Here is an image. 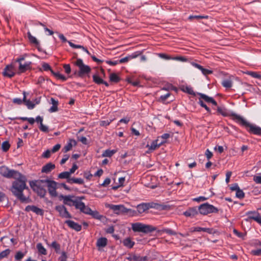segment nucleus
<instances>
[{
  "instance_id": "nucleus-1",
  "label": "nucleus",
  "mask_w": 261,
  "mask_h": 261,
  "mask_svg": "<svg viewBox=\"0 0 261 261\" xmlns=\"http://www.w3.org/2000/svg\"><path fill=\"white\" fill-rule=\"evenodd\" d=\"M15 179L12 183L11 191L13 194L22 203L29 202V198L25 197L23 194L24 189H28L26 185L27 179L26 177L19 172L17 177H14Z\"/></svg>"
},
{
  "instance_id": "nucleus-2",
  "label": "nucleus",
  "mask_w": 261,
  "mask_h": 261,
  "mask_svg": "<svg viewBox=\"0 0 261 261\" xmlns=\"http://www.w3.org/2000/svg\"><path fill=\"white\" fill-rule=\"evenodd\" d=\"M233 115L236 117V118L241 121L242 124L243 125V126L245 127L247 132L249 134L261 136V127L255 124L250 123V122L247 121L242 116H240L236 114H234Z\"/></svg>"
},
{
  "instance_id": "nucleus-3",
  "label": "nucleus",
  "mask_w": 261,
  "mask_h": 261,
  "mask_svg": "<svg viewBox=\"0 0 261 261\" xmlns=\"http://www.w3.org/2000/svg\"><path fill=\"white\" fill-rule=\"evenodd\" d=\"M30 186L32 190L35 192L40 197H44L46 193L44 188V179L32 180L29 182Z\"/></svg>"
},
{
  "instance_id": "nucleus-4",
  "label": "nucleus",
  "mask_w": 261,
  "mask_h": 261,
  "mask_svg": "<svg viewBox=\"0 0 261 261\" xmlns=\"http://www.w3.org/2000/svg\"><path fill=\"white\" fill-rule=\"evenodd\" d=\"M75 65L79 68V71H75L74 74L78 77H84L88 75L91 71V67L85 65L82 59H77Z\"/></svg>"
},
{
  "instance_id": "nucleus-5",
  "label": "nucleus",
  "mask_w": 261,
  "mask_h": 261,
  "mask_svg": "<svg viewBox=\"0 0 261 261\" xmlns=\"http://www.w3.org/2000/svg\"><path fill=\"white\" fill-rule=\"evenodd\" d=\"M132 228L134 232H141L144 233L151 232L155 230V228L152 226L143 224L141 223H133Z\"/></svg>"
},
{
  "instance_id": "nucleus-6",
  "label": "nucleus",
  "mask_w": 261,
  "mask_h": 261,
  "mask_svg": "<svg viewBox=\"0 0 261 261\" xmlns=\"http://www.w3.org/2000/svg\"><path fill=\"white\" fill-rule=\"evenodd\" d=\"M199 213L203 215H207L211 213H217L219 210L217 207L207 202L201 204L199 206Z\"/></svg>"
},
{
  "instance_id": "nucleus-7",
  "label": "nucleus",
  "mask_w": 261,
  "mask_h": 261,
  "mask_svg": "<svg viewBox=\"0 0 261 261\" xmlns=\"http://www.w3.org/2000/svg\"><path fill=\"white\" fill-rule=\"evenodd\" d=\"M0 174L4 177L10 178L17 177V175H19V172L14 170H9L5 166H2L0 167Z\"/></svg>"
},
{
  "instance_id": "nucleus-8",
  "label": "nucleus",
  "mask_w": 261,
  "mask_h": 261,
  "mask_svg": "<svg viewBox=\"0 0 261 261\" xmlns=\"http://www.w3.org/2000/svg\"><path fill=\"white\" fill-rule=\"evenodd\" d=\"M45 184H47L48 193L51 197H57L56 191L57 182L49 179H44Z\"/></svg>"
},
{
  "instance_id": "nucleus-9",
  "label": "nucleus",
  "mask_w": 261,
  "mask_h": 261,
  "mask_svg": "<svg viewBox=\"0 0 261 261\" xmlns=\"http://www.w3.org/2000/svg\"><path fill=\"white\" fill-rule=\"evenodd\" d=\"M55 210L59 213L60 217L65 218H71V215L68 212L66 207L63 205H57Z\"/></svg>"
},
{
  "instance_id": "nucleus-10",
  "label": "nucleus",
  "mask_w": 261,
  "mask_h": 261,
  "mask_svg": "<svg viewBox=\"0 0 261 261\" xmlns=\"http://www.w3.org/2000/svg\"><path fill=\"white\" fill-rule=\"evenodd\" d=\"M2 74L4 76L11 78L15 75V68L13 65H7L3 70Z\"/></svg>"
},
{
  "instance_id": "nucleus-11",
  "label": "nucleus",
  "mask_w": 261,
  "mask_h": 261,
  "mask_svg": "<svg viewBox=\"0 0 261 261\" xmlns=\"http://www.w3.org/2000/svg\"><path fill=\"white\" fill-rule=\"evenodd\" d=\"M199 213V206H194L192 207H189L185 212H184L183 214L187 217L193 218L197 216Z\"/></svg>"
},
{
  "instance_id": "nucleus-12",
  "label": "nucleus",
  "mask_w": 261,
  "mask_h": 261,
  "mask_svg": "<svg viewBox=\"0 0 261 261\" xmlns=\"http://www.w3.org/2000/svg\"><path fill=\"white\" fill-rule=\"evenodd\" d=\"M217 111L219 114H221V115H222L224 117H227L228 116H233L234 117V119H237L238 121H239L240 122L241 125L243 126L242 124L241 121L240 120H239L238 119L236 118V117L233 115L234 114L237 115V114L232 113L231 114H230L228 110L224 107H217ZM237 115H238V114H237ZM238 116H241L240 115H238Z\"/></svg>"
},
{
  "instance_id": "nucleus-13",
  "label": "nucleus",
  "mask_w": 261,
  "mask_h": 261,
  "mask_svg": "<svg viewBox=\"0 0 261 261\" xmlns=\"http://www.w3.org/2000/svg\"><path fill=\"white\" fill-rule=\"evenodd\" d=\"M110 208L114 211L115 214H124L126 211V207L123 205H114L111 204L110 205Z\"/></svg>"
},
{
  "instance_id": "nucleus-14",
  "label": "nucleus",
  "mask_w": 261,
  "mask_h": 261,
  "mask_svg": "<svg viewBox=\"0 0 261 261\" xmlns=\"http://www.w3.org/2000/svg\"><path fill=\"white\" fill-rule=\"evenodd\" d=\"M65 223L71 229L75 230L76 231H80L82 229V226L79 224L77 223L74 222L72 220H66Z\"/></svg>"
},
{
  "instance_id": "nucleus-15",
  "label": "nucleus",
  "mask_w": 261,
  "mask_h": 261,
  "mask_svg": "<svg viewBox=\"0 0 261 261\" xmlns=\"http://www.w3.org/2000/svg\"><path fill=\"white\" fill-rule=\"evenodd\" d=\"M31 62L29 61L25 62L24 64L20 63L18 67L19 71L18 73H23L30 69L31 68Z\"/></svg>"
},
{
  "instance_id": "nucleus-16",
  "label": "nucleus",
  "mask_w": 261,
  "mask_h": 261,
  "mask_svg": "<svg viewBox=\"0 0 261 261\" xmlns=\"http://www.w3.org/2000/svg\"><path fill=\"white\" fill-rule=\"evenodd\" d=\"M159 141V139H157L154 141H153L151 144L149 146L148 145H147V147H149V149L151 150H154L157 148L161 146L162 144L165 143V141H161L160 142L158 143Z\"/></svg>"
},
{
  "instance_id": "nucleus-17",
  "label": "nucleus",
  "mask_w": 261,
  "mask_h": 261,
  "mask_svg": "<svg viewBox=\"0 0 261 261\" xmlns=\"http://www.w3.org/2000/svg\"><path fill=\"white\" fill-rule=\"evenodd\" d=\"M55 165L51 162L48 163L43 166L41 169L42 173H48L55 168Z\"/></svg>"
},
{
  "instance_id": "nucleus-18",
  "label": "nucleus",
  "mask_w": 261,
  "mask_h": 261,
  "mask_svg": "<svg viewBox=\"0 0 261 261\" xmlns=\"http://www.w3.org/2000/svg\"><path fill=\"white\" fill-rule=\"evenodd\" d=\"M22 94L23 95V102L27 106L28 109H29L30 110L33 109L35 108V104H34L31 100L27 99V94H28L29 93L25 91H23Z\"/></svg>"
},
{
  "instance_id": "nucleus-19",
  "label": "nucleus",
  "mask_w": 261,
  "mask_h": 261,
  "mask_svg": "<svg viewBox=\"0 0 261 261\" xmlns=\"http://www.w3.org/2000/svg\"><path fill=\"white\" fill-rule=\"evenodd\" d=\"M50 103L52 105V106L49 108V112L50 113H54L58 111V106L59 101L58 100L55 99L54 98L51 97L50 99Z\"/></svg>"
},
{
  "instance_id": "nucleus-20",
  "label": "nucleus",
  "mask_w": 261,
  "mask_h": 261,
  "mask_svg": "<svg viewBox=\"0 0 261 261\" xmlns=\"http://www.w3.org/2000/svg\"><path fill=\"white\" fill-rule=\"evenodd\" d=\"M247 214L248 215L250 214L256 215V216H250L249 218L250 219L254 220L261 225V216L259 213H256L255 211H249L247 212Z\"/></svg>"
},
{
  "instance_id": "nucleus-21",
  "label": "nucleus",
  "mask_w": 261,
  "mask_h": 261,
  "mask_svg": "<svg viewBox=\"0 0 261 261\" xmlns=\"http://www.w3.org/2000/svg\"><path fill=\"white\" fill-rule=\"evenodd\" d=\"M72 197L73 196L70 195L61 196V197L63 199L64 204L69 206L73 205L72 203H73L74 201H75V200H73L71 199Z\"/></svg>"
},
{
  "instance_id": "nucleus-22",
  "label": "nucleus",
  "mask_w": 261,
  "mask_h": 261,
  "mask_svg": "<svg viewBox=\"0 0 261 261\" xmlns=\"http://www.w3.org/2000/svg\"><path fill=\"white\" fill-rule=\"evenodd\" d=\"M139 55L138 52L133 53L132 55H128L119 60V63H123L128 62L129 60L137 58Z\"/></svg>"
},
{
  "instance_id": "nucleus-23",
  "label": "nucleus",
  "mask_w": 261,
  "mask_h": 261,
  "mask_svg": "<svg viewBox=\"0 0 261 261\" xmlns=\"http://www.w3.org/2000/svg\"><path fill=\"white\" fill-rule=\"evenodd\" d=\"M77 143L74 139H69V141L67 143V144L64 147V150L65 152H66L69 150H70L72 146H75Z\"/></svg>"
},
{
  "instance_id": "nucleus-24",
  "label": "nucleus",
  "mask_w": 261,
  "mask_h": 261,
  "mask_svg": "<svg viewBox=\"0 0 261 261\" xmlns=\"http://www.w3.org/2000/svg\"><path fill=\"white\" fill-rule=\"evenodd\" d=\"M193 230L192 231H203L206 232L209 234H212L213 232V229L211 228H203L200 227H194L192 228Z\"/></svg>"
},
{
  "instance_id": "nucleus-25",
  "label": "nucleus",
  "mask_w": 261,
  "mask_h": 261,
  "mask_svg": "<svg viewBox=\"0 0 261 261\" xmlns=\"http://www.w3.org/2000/svg\"><path fill=\"white\" fill-rule=\"evenodd\" d=\"M148 210L146 203H142L137 206V211L138 214H142Z\"/></svg>"
},
{
  "instance_id": "nucleus-26",
  "label": "nucleus",
  "mask_w": 261,
  "mask_h": 261,
  "mask_svg": "<svg viewBox=\"0 0 261 261\" xmlns=\"http://www.w3.org/2000/svg\"><path fill=\"white\" fill-rule=\"evenodd\" d=\"M123 244L128 248H132L134 246L135 242L132 241L130 238H126L123 241Z\"/></svg>"
},
{
  "instance_id": "nucleus-27",
  "label": "nucleus",
  "mask_w": 261,
  "mask_h": 261,
  "mask_svg": "<svg viewBox=\"0 0 261 261\" xmlns=\"http://www.w3.org/2000/svg\"><path fill=\"white\" fill-rule=\"evenodd\" d=\"M107 243V239L106 238L101 237L97 240L96 245L98 247H104L106 246Z\"/></svg>"
},
{
  "instance_id": "nucleus-28",
  "label": "nucleus",
  "mask_w": 261,
  "mask_h": 261,
  "mask_svg": "<svg viewBox=\"0 0 261 261\" xmlns=\"http://www.w3.org/2000/svg\"><path fill=\"white\" fill-rule=\"evenodd\" d=\"M72 204L73 206H75L76 209L80 210L81 212L83 211V209L85 207V203L83 202L77 200L74 201Z\"/></svg>"
},
{
  "instance_id": "nucleus-29",
  "label": "nucleus",
  "mask_w": 261,
  "mask_h": 261,
  "mask_svg": "<svg viewBox=\"0 0 261 261\" xmlns=\"http://www.w3.org/2000/svg\"><path fill=\"white\" fill-rule=\"evenodd\" d=\"M68 44L70 45V46H71L72 48H81L84 51H85L87 54L90 55V53H89L88 50L86 48H85V47H84L82 45L75 44L73 43L72 42H71V41H68Z\"/></svg>"
},
{
  "instance_id": "nucleus-30",
  "label": "nucleus",
  "mask_w": 261,
  "mask_h": 261,
  "mask_svg": "<svg viewBox=\"0 0 261 261\" xmlns=\"http://www.w3.org/2000/svg\"><path fill=\"white\" fill-rule=\"evenodd\" d=\"M68 183L72 184L73 183L82 185L84 183V180L81 178L72 177L68 180Z\"/></svg>"
},
{
  "instance_id": "nucleus-31",
  "label": "nucleus",
  "mask_w": 261,
  "mask_h": 261,
  "mask_svg": "<svg viewBox=\"0 0 261 261\" xmlns=\"http://www.w3.org/2000/svg\"><path fill=\"white\" fill-rule=\"evenodd\" d=\"M222 85L226 88H230L232 87V82L230 79H226L223 80Z\"/></svg>"
},
{
  "instance_id": "nucleus-32",
  "label": "nucleus",
  "mask_w": 261,
  "mask_h": 261,
  "mask_svg": "<svg viewBox=\"0 0 261 261\" xmlns=\"http://www.w3.org/2000/svg\"><path fill=\"white\" fill-rule=\"evenodd\" d=\"M37 249L39 253L46 255L47 254V251L46 249L44 247L41 243H38L36 245Z\"/></svg>"
},
{
  "instance_id": "nucleus-33",
  "label": "nucleus",
  "mask_w": 261,
  "mask_h": 261,
  "mask_svg": "<svg viewBox=\"0 0 261 261\" xmlns=\"http://www.w3.org/2000/svg\"><path fill=\"white\" fill-rule=\"evenodd\" d=\"M70 174L68 171H65L60 173L58 175V177L61 179H66L67 182H68V180L69 179H71V177H70Z\"/></svg>"
},
{
  "instance_id": "nucleus-34",
  "label": "nucleus",
  "mask_w": 261,
  "mask_h": 261,
  "mask_svg": "<svg viewBox=\"0 0 261 261\" xmlns=\"http://www.w3.org/2000/svg\"><path fill=\"white\" fill-rule=\"evenodd\" d=\"M27 34L29 40L31 43H33L36 45L39 44V42L38 41V40L35 37L32 36L30 32H28Z\"/></svg>"
},
{
  "instance_id": "nucleus-35",
  "label": "nucleus",
  "mask_w": 261,
  "mask_h": 261,
  "mask_svg": "<svg viewBox=\"0 0 261 261\" xmlns=\"http://www.w3.org/2000/svg\"><path fill=\"white\" fill-rule=\"evenodd\" d=\"M109 78L111 82L115 83H117L120 81V78L115 73L110 74Z\"/></svg>"
},
{
  "instance_id": "nucleus-36",
  "label": "nucleus",
  "mask_w": 261,
  "mask_h": 261,
  "mask_svg": "<svg viewBox=\"0 0 261 261\" xmlns=\"http://www.w3.org/2000/svg\"><path fill=\"white\" fill-rule=\"evenodd\" d=\"M132 258L133 261H146L147 260V256H141L140 255L134 254L132 255Z\"/></svg>"
},
{
  "instance_id": "nucleus-37",
  "label": "nucleus",
  "mask_w": 261,
  "mask_h": 261,
  "mask_svg": "<svg viewBox=\"0 0 261 261\" xmlns=\"http://www.w3.org/2000/svg\"><path fill=\"white\" fill-rule=\"evenodd\" d=\"M50 247L53 248L55 252L57 253H60V250H61V246L59 244H58L56 241H54L52 242V243L50 245Z\"/></svg>"
},
{
  "instance_id": "nucleus-38",
  "label": "nucleus",
  "mask_w": 261,
  "mask_h": 261,
  "mask_svg": "<svg viewBox=\"0 0 261 261\" xmlns=\"http://www.w3.org/2000/svg\"><path fill=\"white\" fill-rule=\"evenodd\" d=\"M116 150H110V149H107L105 150L102 153L103 156H107V157H111L114 154H115L116 152Z\"/></svg>"
},
{
  "instance_id": "nucleus-39",
  "label": "nucleus",
  "mask_w": 261,
  "mask_h": 261,
  "mask_svg": "<svg viewBox=\"0 0 261 261\" xmlns=\"http://www.w3.org/2000/svg\"><path fill=\"white\" fill-rule=\"evenodd\" d=\"M10 147V144L8 141H5L2 143V149L4 152H7Z\"/></svg>"
},
{
  "instance_id": "nucleus-40",
  "label": "nucleus",
  "mask_w": 261,
  "mask_h": 261,
  "mask_svg": "<svg viewBox=\"0 0 261 261\" xmlns=\"http://www.w3.org/2000/svg\"><path fill=\"white\" fill-rule=\"evenodd\" d=\"M10 252L11 250L9 249H7L0 252V260L3 259L4 258L7 257L10 254Z\"/></svg>"
},
{
  "instance_id": "nucleus-41",
  "label": "nucleus",
  "mask_w": 261,
  "mask_h": 261,
  "mask_svg": "<svg viewBox=\"0 0 261 261\" xmlns=\"http://www.w3.org/2000/svg\"><path fill=\"white\" fill-rule=\"evenodd\" d=\"M198 95L200 96L199 99H202L205 101H206V102H208V103L210 102V101H211V100H212V97H209L207 95H205L204 94H203V93H198Z\"/></svg>"
},
{
  "instance_id": "nucleus-42",
  "label": "nucleus",
  "mask_w": 261,
  "mask_h": 261,
  "mask_svg": "<svg viewBox=\"0 0 261 261\" xmlns=\"http://www.w3.org/2000/svg\"><path fill=\"white\" fill-rule=\"evenodd\" d=\"M208 16L207 15H190L188 17V19L190 20H192L193 19H196L199 20L200 19H204V18H208Z\"/></svg>"
},
{
  "instance_id": "nucleus-43",
  "label": "nucleus",
  "mask_w": 261,
  "mask_h": 261,
  "mask_svg": "<svg viewBox=\"0 0 261 261\" xmlns=\"http://www.w3.org/2000/svg\"><path fill=\"white\" fill-rule=\"evenodd\" d=\"M233 233L234 234H236L239 238H241V239H242L243 240H245V237L246 236V233H242V232H239L236 229H233Z\"/></svg>"
},
{
  "instance_id": "nucleus-44",
  "label": "nucleus",
  "mask_w": 261,
  "mask_h": 261,
  "mask_svg": "<svg viewBox=\"0 0 261 261\" xmlns=\"http://www.w3.org/2000/svg\"><path fill=\"white\" fill-rule=\"evenodd\" d=\"M93 82L98 84V85H100V84H102L103 82V80L100 78L98 75H96V74H94L93 75Z\"/></svg>"
},
{
  "instance_id": "nucleus-45",
  "label": "nucleus",
  "mask_w": 261,
  "mask_h": 261,
  "mask_svg": "<svg viewBox=\"0 0 261 261\" xmlns=\"http://www.w3.org/2000/svg\"><path fill=\"white\" fill-rule=\"evenodd\" d=\"M125 211L126 212H124V214H126L130 216H137L138 215L137 210L136 211V210H132V209L127 208H126V211Z\"/></svg>"
},
{
  "instance_id": "nucleus-46",
  "label": "nucleus",
  "mask_w": 261,
  "mask_h": 261,
  "mask_svg": "<svg viewBox=\"0 0 261 261\" xmlns=\"http://www.w3.org/2000/svg\"><path fill=\"white\" fill-rule=\"evenodd\" d=\"M33 212L38 215L43 216L44 215L43 210L39 208L35 205L34 206Z\"/></svg>"
},
{
  "instance_id": "nucleus-47",
  "label": "nucleus",
  "mask_w": 261,
  "mask_h": 261,
  "mask_svg": "<svg viewBox=\"0 0 261 261\" xmlns=\"http://www.w3.org/2000/svg\"><path fill=\"white\" fill-rule=\"evenodd\" d=\"M25 253L21 251H17L15 255V259L16 260H21L25 255Z\"/></svg>"
},
{
  "instance_id": "nucleus-48",
  "label": "nucleus",
  "mask_w": 261,
  "mask_h": 261,
  "mask_svg": "<svg viewBox=\"0 0 261 261\" xmlns=\"http://www.w3.org/2000/svg\"><path fill=\"white\" fill-rule=\"evenodd\" d=\"M198 103L202 108H204L207 112L211 113V111L210 109L205 104L202 99H199Z\"/></svg>"
},
{
  "instance_id": "nucleus-49",
  "label": "nucleus",
  "mask_w": 261,
  "mask_h": 261,
  "mask_svg": "<svg viewBox=\"0 0 261 261\" xmlns=\"http://www.w3.org/2000/svg\"><path fill=\"white\" fill-rule=\"evenodd\" d=\"M236 196L239 199H243L245 197V193L242 190L239 189L236 191Z\"/></svg>"
},
{
  "instance_id": "nucleus-50",
  "label": "nucleus",
  "mask_w": 261,
  "mask_h": 261,
  "mask_svg": "<svg viewBox=\"0 0 261 261\" xmlns=\"http://www.w3.org/2000/svg\"><path fill=\"white\" fill-rule=\"evenodd\" d=\"M253 181L257 184H261V173L253 176Z\"/></svg>"
},
{
  "instance_id": "nucleus-51",
  "label": "nucleus",
  "mask_w": 261,
  "mask_h": 261,
  "mask_svg": "<svg viewBox=\"0 0 261 261\" xmlns=\"http://www.w3.org/2000/svg\"><path fill=\"white\" fill-rule=\"evenodd\" d=\"M90 215L92 216L93 218L100 220L102 216L100 215L97 211H92L91 214Z\"/></svg>"
},
{
  "instance_id": "nucleus-52",
  "label": "nucleus",
  "mask_w": 261,
  "mask_h": 261,
  "mask_svg": "<svg viewBox=\"0 0 261 261\" xmlns=\"http://www.w3.org/2000/svg\"><path fill=\"white\" fill-rule=\"evenodd\" d=\"M170 206L169 205L161 204L158 203V210H167L170 209Z\"/></svg>"
},
{
  "instance_id": "nucleus-53",
  "label": "nucleus",
  "mask_w": 261,
  "mask_h": 261,
  "mask_svg": "<svg viewBox=\"0 0 261 261\" xmlns=\"http://www.w3.org/2000/svg\"><path fill=\"white\" fill-rule=\"evenodd\" d=\"M118 180H119V185L118 186L113 187V189L116 190L118 187L123 186V184H124V181H125V177H120L119 178Z\"/></svg>"
},
{
  "instance_id": "nucleus-54",
  "label": "nucleus",
  "mask_w": 261,
  "mask_h": 261,
  "mask_svg": "<svg viewBox=\"0 0 261 261\" xmlns=\"http://www.w3.org/2000/svg\"><path fill=\"white\" fill-rule=\"evenodd\" d=\"M159 57H160L162 59L167 60H173V57H171L167 54H159Z\"/></svg>"
},
{
  "instance_id": "nucleus-55",
  "label": "nucleus",
  "mask_w": 261,
  "mask_h": 261,
  "mask_svg": "<svg viewBox=\"0 0 261 261\" xmlns=\"http://www.w3.org/2000/svg\"><path fill=\"white\" fill-rule=\"evenodd\" d=\"M147 207H148V210L151 208H155L158 210V203H154V202H149L146 203Z\"/></svg>"
},
{
  "instance_id": "nucleus-56",
  "label": "nucleus",
  "mask_w": 261,
  "mask_h": 261,
  "mask_svg": "<svg viewBox=\"0 0 261 261\" xmlns=\"http://www.w3.org/2000/svg\"><path fill=\"white\" fill-rule=\"evenodd\" d=\"M92 211V210L89 207L85 205V207L83 209V211H82L81 212L90 215L91 214Z\"/></svg>"
},
{
  "instance_id": "nucleus-57",
  "label": "nucleus",
  "mask_w": 261,
  "mask_h": 261,
  "mask_svg": "<svg viewBox=\"0 0 261 261\" xmlns=\"http://www.w3.org/2000/svg\"><path fill=\"white\" fill-rule=\"evenodd\" d=\"M170 93L168 92L166 94L161 95L160 97V100L164 102L170 96Z\"/></svg>"
},
{
  "instance_id": "nucleus-58",
  "label": "nucleus",
  "mask_w": 261,
  "mask_h": 261,
  "mask_svg": "<svg viewBox=\"0 0 261 261\" xmlns=\"http://www.w3.org/2000/svg\"><path fill=\"white\" fill-rule=\"evenodd\" d=\"M173 60H176V61H178L184 62H187L188 60L186 58H185L184 57L177 56V57H173Z\"/></svg>"
},
{
  "instance_id": "nucleus-59",
  "label": "nucleus",
  "mask_w": 261,
  "mask_h": 261,
  "mask_svg": "<svg viewBox=\"0 0 261 261\" xmlns=\"http://www.w3.org/2000/svg\"><path fill=\"white\" fill-rule=\"evenodd\" d=\"M39 128L41 131L44 133H48L49 131L48 127L47 126L44 125L43 123L40 124Z\"/></svg>"
},
{
  "instance_id": "nucleus-60",
  "label": "nucleus",
  "mask_w": 261,
  "mask_h": 261,
  "mask_svg": "<svg viewBox=\"0 0 261 261\" xmlns=\"http://www.w3.org/2000/svg\"><path fill=\"white\" fill-rule=\"evenodd\" d=\"M51 153H52L51 150L47 149L42 153V157L48 159L50 156Z\"/></svg>"
},
{
  "instance_id": "nucleus-61",
  "label": "nucleus",
  "mask_w": 261,
  "mask_h": 261,
  "mask_svg": "<svg viewBox=\"0 0 261 261\" xmlns=\"http://www.w3.org/2000/svg\"><path fill=\"white\" fill-rule=\"evenodd\" d=\"M163 231L167 234L170 235H175L176 234V232L170 228H166L164 229Z\"/></svg>"
},
{
  "instance_id": "nucleus-62",
  "label": "nucleus",
  "mask_w": 261,
  "mask_h": 261,
  "mask_svg": "<svg viewBox=\"0 0 261 261\" xmlns=\"http://www.w3.org/2000/svg\"><path fill=\"white\" fill-rule=\"evenodd\" d=\"M200 71L202 72L203 74H204V75H207L211 74L212 73V70L205 69V68H203V67H201Z\"/></svg>"
},
{
  "instance_id": "nucleus-63",
  "label": "nucleus",
  "mask_w": 261,
  "mask_h": 261,
  "mask_svg": "<svg viewBox=\"0 0 261 261\" xmlns=\"http://www.w3.org/2000/svg\"><path fill=\"white\" fill-rule=\"evenodd\" d=\"M112 120H102L100 122V125L101 126H108L112 122Z\"/></svg>"
},
{
  "instance_id": "nucleus-64",
  "label": "nucleus",
  "mask_w": 261,
  "mask_h": 261,
  "mask_svg": "<svg viewBox=\"0 0 261 261\" xmlns=\"http://www.w3.org/2000/svg\"><path fill=\"white\" fill-rule=\"evenodd\" d=\"M253 255L259 256L261 255V249L253 250L251 252Z\"/></svg>"
}]
</instances>
